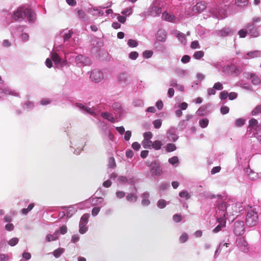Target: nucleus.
I'll return each mask as SVG.
<instances>
[{"label": "nucleus", "instance_id": "1", "mask_svg": "<svg viewBox=\"0 0 261 261\" xmlns=\"http://www.w3.org/2000/svg\"><path fill=\"white\" fill-rule=\"evenodd\" d=\"M242 203H234L232 200H228L226 202L219 203L217 206L216 215L226 220L232 222L238 213L243 211Z\"/></svg>", "mask_w": 261, "mask_h": 261}, {"label": "nucleus", "instance_id": "2", "mask_svg": "<svg viewBox=\"0 0 261 261\" xmlns=\"http://www.w3.org/2000/svg\"><path fill=\"white\" fill-rule=\"evenodd\" d=\"M13 17L16 20H22L24 17L27 18L28 21L33 22L36 20V15L32 10L25 8L20 7L13 13Z\"/></svg>", "mask_w": 261, "mask_h": 261}, {"label": "nucleus", "instance_id": "3", "mask_svg": "<svg viewBox=\"0 0 261 261\" xmlns=\"http://www.w3.org/2000/svg\"><path fill=\"white\" fill-rule=\"evenodd\" d=\"M86 145L85 139L77 135H74L70 139V147L74 149V154L79 155L84 150Z\"/></svg>", "mask_w": 261, "mask_h": 261}, {"label": "nucleus", "instance_id": "4", "mask_svg": "<svg viewBox=\"0 0 261 261\" xmlns=\"http://www.w3.org/2000/svg\"><path fill=\"white\" fill-rule=\"evenodd\" d=\"M163 6V0H152L147 11L144 13V15L152 17L158 16L162 13Z\"/></svg>", "mask_w": 261, "mask_h": 261}, {"label": "nucleus", "instance_id": "5", "mask_svg": "<svg viewBox=\"0 0 261 261\" xmlns=\"http://www.w3.org/2000/svg\"><path fill=\"white\" fill-rule=\"evenodd\" d=\"M228 6L226 4H221L219 6H214L210 9L212 16L218 19H221L225 17Z\"/></svg>", "mask_w": 261, "mask_h": 261}, {"label": "nucleus", "instance_id": "6", "mask_svg": "<svg viewBox=\"0 0 261 261\" xmlns=\"http://www.w3.org/2000/svg\"><path fill=\"white\" fill-rule=\"evenodd\" d=\"M258 220V215L255 207H250L247 211L246 224L249 227L255 226Z\"/></svg>", "mask_w": 261, "mask_h": 261}, {"label": "nucleus", "instance_id": "7", "mask_svg": "<svg viewBox=\"0 0 261 261\" xmlns=\"http://www.w3.org/2000/svg\"><path fill=\"white\" fill-rule=\"evenodd\" d=\"M242 71V70L240 67L232 64L225 66L223 70V72L225 74L233 76H238L241 73Z\"/></svg>", "mask_w": 261, "mask_h": 261}, {"label": "nucleus", "instance_id": "8", "mask_svg": "<svg viewBox=\"0 0 261 261\" xmlns=\"http://www.w3.org/2000/svg\"><path fill=\"white\" fill-rule=\"evenodd\" d=\"M73 32L69 30H63L59 32V35L63 38V42L66 46H73V42L70 39Z\"/></svg>", "mask_w": 261, "mask_h": 261}, {"label": "nucleus", "instance_id": "9", "mask_svg": "<svg viewBox=\"0 0 261 261\" xmlns=\"http://www.w3.org/2000/svg\"><path fill=\"white\" fill-rule=\"evenodd\" d=\"M236 244L238 248L244 253H247L249 251L248 244L245 239L241 236H238L236 239Z\"/></svg>", "mask_w": 261, "mask_h": 261}, {"label": "nucleus", "instance_id": "10", "mask_svg": "<svg viewBox=\"0 0 261 261\" xmlns=\"http://www.w3.org/2000/svg\"><path fill=\"white\" fill-rule=\"evenodd\" d=\"M75 106L79 109V110L84 114H90L93 116H96L95 112V109L94 107L90 108L82 103L77 102L75 104Z\"/></svg>", "mask_w": 261, "mask_h": 261}, {"label": "nucleus", "instance_id": "11", "mask_svg": "<svg viewBox=\"0 0 261 261\" xmlns=\"http://www.w3.org/2000/svg\"><path fill=\"white\" fill-rule=\"evenodd\" d=\"M150 172L152 176H160L162 173V169L158 161H154L149 165Z\"/></svg>", "mask_w": 261, "mask_h": 261}, {"label": "nucleus", "instance_id": "12", "mask_svg": "<svg viewBox=\"0 0 261 261\" xmlns=\"http://www.w3.org/2000/svg\"><path fill=\"white\" fill-rule=\"evenodd\" d=\"M89 218L88 214H85L81 217L79 223V232L81 234H85L87 231L88 227L86 225L88 222Z\"/></svg>", "mask_w": 261, "mask_h": 261}, {"label": "nucleus", "instance_id": "13", "mask_svg": "<svg viewBox=\"0 0 261 261\" xmlns=\"http://www.w3.org/2000/svg\"><path fill=\"white\" fill-rule=\"evenodd\" d=\"M233 230L236 235L241 236L245 232V227L243 221H236L233 225Z\"/></svg>", "mask_w": 261, "mask_h": 261}, {"label": "nucleus", "instance_id": "14", "mask_svg": "<svg viewBox=\"0 0 261 261\" xmlns=\"http://www.w3.org/2000/svg\"><path fill=\"white\" fill-rule=\"evenodd\" d=\"M245 28L250 36L253 37H256L259 36V32L253 23H247L245 25Z\"/></svg>", "mask_w": 261, "mask_h": 261}, {"label": "nucleus", "instance_id": "15", "mask_svg": "<svg viewBox=\"0 0 261 261\" xmlns=\"http://www.w3.org/2000/svg\"><path fill=\"white\" fill-rule=\"evenodd\" d=\"M75 61L79 66L89 65L91 64L90 59L82 55H77L75 57Z\"/></svg>", "mask_w": 261, "mask_h": 261}, {"label": "nucleus", "instance_id": "16", "mask_svg": "<svg viewBox=\"0 0 261 261\" xmlns=\"http://www.w3.org/2000/svg\"><path fill=\"white\" fill-rule=\"evenodd\" d=\"M90 79L95 83L100 82L103 78L102 72L98 69H94L91 72Z\"/></svg>", "mask_w": 261, "mask_h": 261}, {"label": "nucleus", "instance_id": "17", "mask_svg": "<svg viewBox=\"0 0 261 261\" xmlns=\"http://www.w3.org/2000/svg\"><path fill=\"white\" fill-rule=\"evenodd\" d=\"M129 75L126 72H122L117 76V82L122 86H125L128 83Z\"/></svg>", "mask_w": 261, "mask_h": 261}, {"label": "nucleus", "instance_id": "18", "mask_svg": "<svg viewBox=\"0 0 261 261\" xmlns=\"http://www.w3.org/2000/svg\"><path fill=\"white\" fill-rule=\"evenodd\" d=\"M167 138L169 141L175 142L178 139L176 134V128L173 127H170L167 132Z\"/></svg>", "mask_w": 261, "mask_h": 261}, {"label": "nucleus", "instance_id": "19", "mask_svg": "<svg viewBox=\"0 0 261 261\" xmlns=\"http://www.w3.org/2000/svg\"><path fill=\"white\" fill-rule=\"evenodd\" d=\"M0 93L4 95H12L15 96H18L17 93L12 91L4 83L0 85Z\"/></svg>", "mask_w": 261, "mask_h": 261}, {"label": "nucleus", "instance_id": "20", "mask_svg": "<svg viewBox=\"0 0 261 261\" xmlns=\"http://www.w3.org/2000/svg\"><path fill=\"white\" fill-rule=\"evenodd\" d=\"M118 182L120 184L128 185H134L135 184V180L133 177H126L125 176H120L117 179Z\"/></svg>", "mask_w": 261, "mask_h": 261}, {"label": "nucleus", "instance_id": "21", "mask_svg": "<svg viewBox=\"0 0 261 261\" xmlns=\"http://www.w3.org/2000/svg\"><path fill=\"white\" fill-rule=\"evenodd\" d=\"M243 75L245 77L249 78L251 81V83L253 85H257L260 83L259 77L255 74L245 72L243 73Z\"/></svg>", "mask_w": 261, "mask_h": 261}, {"label": "nucleus", "instance_id": "22", "mask_svg": "<svg viewBox=\"0 0 261 261\" xmlns=\"http://www.w3.org/2000/svg\"><path fill=\"white\" fill-rule=\"evenodd\" d=\"M172 34L178 39V41L183 45H185L187 44V40L185 37V35L179 32V31H174L172 32Z\"/></svg>", "mask_w": 261, "mask_h": 261}, {"label": "nucleus", "instance_id": "23", "mask_svg": "<svg viewBox=\"0 0 261 261\" xmlns=\"http://www.w3.org/2000/svg\"><path fill=\"white\" fill-rule=\"evenodd\" d=\"M206 5L204 2H200L197 3L196 5L193 6L192 11L194 13H198L202 12L206 9Z\"/></svg>", "mask_w": 261, "mask_h": 261}, {"label": "nucleus", "instance_id": "24", "mask_svg": "<svg viewBox=\"0 0 261 261\" xmlns=\"http://www.w3.org/2000/svg\"><path fill=\"white\" fill-rule=\"evenodd\" d=\"M217 219L219 224L214 229L213 232L215 233L220 231L222 227L225 226L226 224V220L225 219L221 218V217H218L217 216Z\"/></svg>", "mask_w": 261, "mask_h": 261}, {"label": "nucleus", "instance_id": "25", "mask_svg": "<svg viewBox=\"0 0 261 261\" xmlns=\"http://www.w3.org/2000/svg\"><path fill=\"white\" fill-rule=\"evenodd\" d=\"M156 39L160 42H165L166 40L167 33L163 29L159 30L156 36Z\"/></svg>", "mask_w": 261, "mask_h": 261}, {"label": "nucleus", "instance_id": "26", "mask_svg": "<svg viewBox=\"0 0 261 261\" xmlns=\"http://www.w3.org/2000/svg\"><path fill=\"white\" fill-rule=\"evenodd\" d=\"M150 196L149 193L147 191L144 192L142 195L141 204L144 206H148L150 204V202L149 199Z\"/></svg>", "mask_w": 261, "mask_h": 261}, {"label": "nucleus", "instance_id": "27", "mask_svg": "<svg viewBox=\"0 0 261 261\" xmlns=\"http://www.w3.org/2000/svg\"><path fill=\"white\" fill-rule=\"evenodd\" d=\"M59 237V231H55L53 234H48L46 235L45 240L46 242H50L58 240Z\"/></svg>", "mask_w": 261, "mask_h": 261}, {"label": "nucleus", "instance_id": "28", "mask_svg": "<svg viewBox=\"0 0 261 261\" xmlns=\"http://www.w3.org/2000/svg\"><path fill=\"white\" fill-rule=\"evenodd\" d=\"M162 18L163 19L169 22L173 21L176 19L175 16L173 14L166 11L162 13Z\"/></svg>", "mask_w": 261, "mask_h": 261}, {"label": "nucleus", "instance_id": "29", "mask_svg": "<svg viewBox=\"0 0 261 261\" xmlns=\"http://www.w3.org/2000/svg\"><path fill=\"white\" fill-rule=\"evenodd\" d=\"M217 35L221 37H225L232 34V30L229 28H225L217 32Z\"/></svg>", "mask_w": 261, "mask_h": 261}, {"label": "nucleus", "instance_id": "30", "mask_svg": "<svg viewBox=\"0 0 261 261\" xmlns=\"http://www.w3.org/2000/svg\"><path fill=\"white\" fill-rule=\"evenodd\" d=\"M261 52L258 50H254L248 53L246 56L244 57L245 59L254 58L256 57H260Z\"/></svg>", "mask_w": 261, "mask_h": 261}, {"label": "nucleus", "instance_id": "31", "mask_svg": "<svg viewBox=\"0 0 261 261\" xmlns=\"http://www.w3.org/2000/svg\"><path fill=\"white\" fill-rule=\"evenodd\" d=\"M112 108L114 113L117 115L120 116L122 111V106L119 102H114L112 105Z\"/></svg>", "mask_w": 261, "mask_h": 261}, {"label": "nucleus", "instance_id": "32", "mask_svg": "<svg viewBox=\"0 0 261 261\" xmlns=\"http://www.w3.org/2000/svg\"><path fill=\"white\" fill-rule=\"evenodd\" d=\"M229 243H220L219 245L218 246V248L216 250L214 254V258H217L218 256L219 255V253L223 250V248L224 247H225L226 248L228 247L229 246Z\"/></svg>", "mask_w": 261, "mask_h": 261}, {"label": "nucleus", "instance_id": "33", "mask_svg": "<svg viewBox=\"0 0 261 261\" xmlns=\"http://www.w3.org/2000/svg\"><path fill=\"white\" fill-rule=\"evenodd\" d=\"M138 199V196L136 193H128L126 196V199L130 202H135Z\"/></svg>", "mask_w": 261, "mask_h": 261}, {"label": "nucleus", "instance_id": "34", "mask_svg": "<svg viewBox=\"0 0 261 261\" xmlns=\"http://www.w3.org/2000/svg\"><path fill=\"white\" fill-rule=\"evenodd\" d=\"M101 116L103 118L107 119L108 120L111 121V122L114 123L115 122V119L113 117V115L112 114H110L108 112L102 113Z\"/></svg>", "mask_w": 261, "mask_h": 261}, {"label": "nucleus", "instance_id": "35", "mask_svg": "<svg viewBox=\"0 0 261 261\" xmlns=\"http://www.w3.org/2000/svg\"><path fill=\"white\" fill-rule=\"evenodd\" d=\"M64 251L65 249L64 248H58L53 251V254L55 257L58 258L61 256V255L64 252Z\"/></svg>", "mask_w": 261, "mask_h": 261}, {"label": "nucleus", "instance_id": "36", "mask_svg": "<svg viewBox=\"0 0 261 261\" xmlns=\"http://www.w3.org/2000/svg\"><path fill=\"white\" fill-rule=\"evenodd\" d=\"M152 141L149 139H144L142 142L143 148L145 149H152Z\"/></svg>", "mask_w": 261, "mask_h": 261}, {"label": "nucleus", "instance_id": "37", "mask_svg": "<svg viewBox=\"0 0 261 261\" xmlns=\"http://www.w3.org/2000/svg\"><path fill=\"white\" fill-rule=\"evenodd\" d=\"M88 12L94 16H99V9L96 7L89 8Z\"/></svg>", "mask_w": 261, "mask_h": 261}, {"label": "nucleus", "instance_id": "38", "mask_svg": "<svg viewBox=\"0 0 261 261\" xmlns=\"http://www.w3.org/2000/svg\"><path fill=\"white\" fill-rule=\"evenodd\" d=\"M237 86L242 87L247 90H252L251 85L244 83L242 81H239L237 83Z\"/></svg>", "mask_w": 261, "mask_h": 261}, {"label": "nucleus", "instance_id": "39", "mask_svg": "<svg viewBox=\"0 0 261 261\" xmlns=\"http://www.w3.org/2000/svg\"><path fill=\"white\" fill-rule=\"evenodd\" d=\"M245 172L250 176L252 179H256L258 177L257 173L252 171L250 168H246L245 169Z\"/></svg>", "mask_w": 261, "mask_h": 261}, {"label": "nucleus", "instance_id": "40", "mask_svg": "<svg viewBox=\"0 0 261 261\" xmlns=\"http://www.w3.org/2000/svg\"><path fill=\"white\" fill-rule=\"evenodd\" d=\"M211 65L215 67L218 70H220L221 69H222L223 70V67L225 66L223 65L222 61L215 62L212 63Z\"/></svg>", "mask_w": 261, "mask_h": 261}, {"label": "nucleus", "instance_id": "41", "mask_svg": "<svg viewBox=\"0 0 261 261\" xmlns=\"http://www.w3.org/2000/svg\"><path fill=\"white\" fill-rule=\"evenodd\" d=\"M249 127H251L252 128H254L255 127H256L255 129L256 132H257V124L258 121L256 119L254 118L251 119L249 121Z\"/></svg>", "mask_w": 261, "mask_h": 261}, {"label": "nucleus", "instance_id": "42", "mask_svg": "<svg viewBox=\"0 0 261 261\" xmlns=\"http://www.w3.org/2000/svg\"><path fill=\"white\" fill-rule=\"evenodd\" d=\"M92 202L93 205H101L103 202V199L101 197H95L93 198Z\"/></svg>", "mask_w": 261, "mask_h": 261}, {"label": "nucleus", "instance_id": "43", "mask_svg": "<svg viewBox=\"0 0 261 261\" xmlns=\"http://www.w3.org/2000/svg\"><path fill=\"white\" fill-rule=\"evenodd\" d=\"M162 145V142L159 140H156L153 142H152V148H153L156 150L160 149L161 148Z\"/></svg>", "mask_w": 261, "mask_h": 261}, {"label": "nucleus", "instance_id": "44", "mask_svg": "<svg viewBox=\"0 0 261 261\" xmlns=\"http://www.w3.org/2000/svg\"><path fill=\"white\" fill-rule=\"evenodd\" d=\"M179 196L181 198H185L186 199H189L191 198V195L186 190H183L179 193Z\"/></svg>", "mask_w": 261, "mask_h": 261}, {"label": "nucleus", "instance_id": "45", "mask_svg": "<svg viewBox=\"0 0 261 261\" xmlns=\"http://www.w3.org/2000/svg\"><path fill=\"white\" fill-rule=\"evenodd\" d=\"M166 150L167 152H170L176 150V147L174 144L168 143L166 146Z\"/></svg>", "mask_w": 261, "mask_h": 261}, {"label": "nucleus", "instance_id": "46", "mask_svg": "<svg viewBox=\"0 0 261 261\" xmlns=\"http://www.w3.org/2000/svg\"><path fill=\"white\" fill-rule=\"evenodd\" d=\"M206 108L207 107L205 106H201L197 111L196 114L200 116L204 115L205 113Z\"/></svg>", "mask_w": 261, "mask_h": 261}, {"label": "nucleus", "instance_id": "47", "mask_svg": "<svg viewBox=\"0 0 261 261\" xmlns=\"http://www.w3.org/2000/svg\"><path fill=\"white\" fill-rule=\"evenodd\" d=\"M99 127L103 131V132L107 135V132L109 130L107 126V124L105 121L99 122Z\"/></svg>", "mask_w": 261, "mask_h": 261}, {"label": "nucleus", "instance_id": "48", "mask_svg": "<svg viewBox=\"0 0 261 261\" xmlns=\"http://www.w3.org/2000/svg\"><path fill=\"white\" fill-rule=\"evenodd\" d=\"M12 257L7 254H0V261H11Z\"/></svg>", "mask_w": 261, "mask_h": 261}, {"label": "nucleus", "instance_id": "49", "mask_svg": "<svg viewBox=\"0 0 261 261\" xmlns=\"http://www.w3.org/2000/svg\"><path fill=\"white\" fill-rule=\"evenodd\" d=\"M204 53L202 50L197 51H196L193 57L197 60H200L204 56Z\"/></svg>", "mask_w": 261, "mask_h": 261}, {"label": "nucleus", "instance_id": "50", "mask_svg": "<svg viewBox=\"0 0 261 261\" xmlns=\"http://www.w3.org/2000/svg\"><path fill=\"white\" fill-rule=\"evenodd\" d=\"M51 58L52 59V60L55 62V64H58L61 61L60 58L57 53H52Z\"/></svg>", "mask_w": 261, "mask_h": 261}, {"label": "nucleus", "instance_id": "51", "mask_svg": "<svg viewBox=\"0 0 261 261\" xmlns=\"http://www.w3.org/2000/svg\"><path fill=\"white\" fill-rule=\"evenodd\" d=\"M133 9L131 7H127L124 9L121 12V13L124 16H129L133 13Z\"/></svg>", "mask_w": 261, "mask_h": 261}, {"label": "nucleus", "instance_id": "52", "mask_svg": "<svg viewBox=\"0 0 261 261\" xmlns=\"http://www.w3.org/2000/svg\"><path fill=\"white\" fill-rule=\"evenodd\" d=\"M189 238L188 234L186 232L182 233V234L179 237V241L180 243H185Z\"/></svg>", "mask_w": 261, "mask_h": 261}, {"label": "nucleus", "instance_id": "53", "mask_svg": "<svg viewBox=\"0 0 261 261\" xmlns=\"http://www.w3.org/2000/svg\"><path fill=\"white\" fill-rule=\"evenodd\" d=\"M249 0H236V4L238 7H244L248 4Z\"/></svg>", "mask_w": 261, "mask_h": 261}, {"label": "nucleus", "instance_id": "54", "mask_svg": "<svg viewBox=\"0 0 261 261\" xmlns=\"http://www.w3.org/2000/svg\"><path fill=\"white\" fill-rule=\"evenodd\" d=\"M199 123L202 128L206 127L208 124V120L207 118H203L199 120Z\"/></svg>", "mask_w": 261, "mask_h": 261}, {"label": "nucleus", "instance_id": "55", "mask_svg": "<svg viewBox=\"0 0 261 261\" xmlns=\"http://www.w3.org/2000/svg\"><path fill=\"white\" fill-rule=\"evenodd\" d=\"M108 166L111 168H114L116 167L115 160L113 157H110L109 158Z\"/></svg>", "mask_w": 261, "mask_h": 261}, {"label": "nucleus", "instance_id": "56", "mask_svg": "<svg viewBox=\"0 0 261 261\" xmlns=\"http://www.w3.org/2000/svg\"><path fill=\"white\" fill-rule=\"evenodd\" d=\"M19 239L17 238H13L7 242L8 244L11 246H14L18 244Z\"/></svg>", "mask_w": 261, "mask_h": 261}, {"label": "nucleus", "instance_id": "57", "mask_svg": "<svg viewBox=\"0 0 261 261\" xmlns=\"http://www.w3.org/2000/svg\"><path fill=\"white\" fill-rule=\"evenodd\" d=\"M24 109H31L34 107V104L33 102L30 101H26L22 106Z\"/></svg>", "mask_w": 261, "mask_h": 261}, {"label": "nucleus", "instance_id": "58", "mask_svg": "<svg viewBox=\"0 0 261 261\" xmlns=\"http://www.w3.org/2000/svg\"><path fill=\"white\" fill-rule=\"evenodd\" d=\"M167 205L166 201L164 199H160L157 202V206L160 208H164Z\"/></svg>", "mask_w": 261, "mask_h": 261}, {"label": "nucleus", "instance_id": "59", "mask_svg": "<svg viewBox=\"0 0 261 261\" xmlns=\"http://www.w3.org/2000/svg\"><path fill=\"white\" fill-rule=\"evenodd\" d=\"M127 45L130 47H135L138 45V43L135 40L129 39L127 41Z\"/></svg>", "mask_w": 261, "mask_h": 261}, {"label": "nucleus", "instance_id": "60", "mask_svg": "<svg viewBox=\"0 0 261 261\" xmlns=\"http://www.w3.org/2000/svg\"><path fill=\"white\" fill-rule=\"evenodd\" d=\"M260 113H261V105H258L252 110V115L256 116Z\"/></svg>", "mask_w": 261, "mask_h": 261}, {"label": "nucleus", "instance_id": "61", "mask_svg": "<svg viewBox=\"0 0 261 261\" xmlns=\"http://www.w3.org/2000/svg\"><path fill=\"white\" fill-rule=\"evenodd\" d=\"M76 211V210L73 207H69V210L67 212L66 215L68 218H70Z\"/></svg>", "mask_w": 261, "mask_h": 261}, {"label": "nucleus", "instance_id": "62", "mask_svg": "<svg viewBox=\"0 0 261 261\" xmlns=\"http://www.w3.org/2000/svg\"><path fill=\"white\" fill-rule=\"evenodd\" d=\"M177 75L180 77H184L188 75V72L185 70H179L177 72Z\"/></svg>", "mask_w": 261, "mask_h": 261}, {"label": "nucleus", "instance_id": "63", "mask_svg": "<svg viewBox=\"0 0 261 261\" xmlns=\"http://www.w3.org/2000/svg\"><path fill=\"white\" fill-rule=\"evenodd\" d=\"M245 124V120L242 118L237 119L235 121V125L237 127H241Z\"/></svg>", "mask_w": 261, "mask_h": 261}, {"label": "nucleus", "instance_id": "64", "mask_svg": "<svg viewBox=\"0 0 261 261\" xmlns=\"http://www.w3.org/2000/svg\"><path fill=\"white\" fill-rule=\"evenodd\" d=\"M77 16H78L79 18H80L81 19H83L84 20H85L87 19L86 14L85 13V12L83 11V10H78Z\"/></svg>", "mask_w": 261, "mask_h": 261}]
</instances>
